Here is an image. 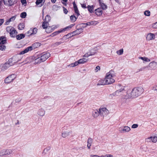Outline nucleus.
<instances>
[{
  "mask_svg": "<svg viewBox=\"0 0 157 157\" xmlns=\"http://www.w3.org/2000/svg\"><path fill=\"white\" fill-rule=\"evenodd\" d=\"M144 91L142 87H138L134 88L132 91H127V95L126 96V99L131 98L137 97L140 95Z\"/></svg>",
  "mask_w": 157,
  "mask_h": 157,
  "instance_id": "f257e3e1",
  "label": "nucleus"
},
{
  "mask_svg": "<svg viewBox=\"0 0 157 157\" xmlns=\"http://www.w3.org/2000/svg\"><path fill=\"white\" fill-rule=\"evenodd\" d=\"M50 55L49 52L44 53L36 55V59L35 60V62L38 63L44 62L50 57Z\"/></svg>",
  "mask_w": 157,
  "mask_h": 157,
  "instance_id": "f03ea898",
  "label": "nucleus"
},
{
  "mask_svg": "<svg viewBox=\"0 0 157 157\" xmlns=\"http://www.w3.org/2000/svg\"><path fill=\"white\" fill-rule=\"evenodd\" d=\"M115 73L112 70L106 74L105 79L108 85L112 84L115 82Z\"/></svg>",
  "mask_w": 157,
  "mask_h": 157,
  "instance_id": "7ed1b4c3",
  "label": "nucleus"
},
{
  "mask_svg": "<svg viewBox=\"0 0 157 157\" xmlns=\"http://www.w3.org/2000/svg\"><path fill=\"white\" fill-rule=\"evenodd\" d=\"M125 87L122 86L121 89L116 90L115 92L117 97L120 96L121 98L126 99V96H127V91L125 89Z\"/></svg>",
  "mask_w": 157,
  "mask_h": 157,
  "instance_id": "20e7f679",
  "label": "nucleus"
},
{
  "mask_svg": "<svg viewBox=\"0 0 157 157\" xmlns=\"http://www.w3.org/2000/svg\"><path fill=\"white\" fill-rule=\"evenodd\" d=\"M40 44L39 43H35L33 44L31 46L29 47L25 48L24 50L21 52V54H24L27 52L30 51H31L33 49H34L40 46Z\"/></svg>",
  "mask_w": 157,
  "mask_h": 157,
  "instance_id": "39448f33",
  "label": "nucleus"
},
{
  "mask_svg": "<svg viewBox=\"0 0 157 157\" xmlns=\"http://www.w3.org/2000/svg\"><path fill=\"white\" fill-rule=\"evenodd\" d=\"M15 63V62H12V59H10L8 61L3 64L1 68L2 71H4L7 69L10 66L13 65Z\"/></svg>",
  "mask_w": 157,
  "mask_h": 157,
  "instance_id": "423d86ee",
  "label": "nucleus"
},
{
  "mask_svg": "<svg viewBox=\"0 0 157 157\" xmlns=\"http://www.w3.org/2000/svg\"><path fill=\"white\" fill-rule=\"evenodd\" d=\"M16 75L15 74H12L6 77L4 81L6 83H9L12 82L16 78Z\"/></svg>",
  "mask_w": 157,
  "mask_h": 157,
  "instance_id": "0eeeda50",
  "label": "nucleus"
},
{
  "mask_svg": "<svg viewBox=\"0 0 157 157\" xmlns=\"http://www.w3.org/2000/svg\"><path fill=\"white\" fill-rule=\"evenodd\" d=\"M36 59V55L35 56H32L30 57L27 58L26 59L25 61L26 62L25 63H24L27 64L32 62L33 64H37L38 63H36L35 62V60Z\"/></svg>",
  "mask_w": 157,
  "mask_h": 157,
  "instance_id": "6e6552de",
  "label": "nucleus"
},
{
  "mask_svg": "<svg viewBox=\"0 0 157 157\" xmlns=\"http://www.w3.org/2000/svg\"><path fill=\"white\" fill-rule=\"evenodd\" d=\"M96 51L95 49H92L83 55V57H88L90 56H93L96 53Z\"/></svg>",
  "mask_w": 157,
  "mask_h": 157,
  "instance_id": "1a4fd4ad",
  "label": "nucleus"
},
{
  "mask_svg": "<svg viewBox=\"0 0 157 157\" xmlns=\"http://www.w3.org/2000/svg\"><path fill=\"white\" fill-rule=\"evenodd\" d=\"M21 52L19 54L16 55L15 56L13 57L12 59H12V62H15V63H17L21 60L22 59L21 55L23 54H21Z\"/></svg>",
  "mask_w": 157,
  "mask_h": 157,
  "instance_id": "9d476101",
  "label": "nucleus"
},
{
  "mask_svg": "<svg viewBox=\"0 0 157 157\" xmlns=\"http://www.w3.org/2000/svg\"><path fill=\"white\" fill-rule=\"evenodd\" d=\"M100 115L104 116L109 113V111L105 108L101 107L99 109Z\"/></svg>",
  "mask_w": 157,
  "mask_h": 157,
  "instance_id": "9b49d317",
  "label": "nucleus"
},
{
  "mask_svg": "<svg viewBox=\"0 0 157 157\" xmlns=\"http://www.w3.org/2000/svg\"><path fill=\"white\" fill-rule=\"evenodd\" d=\"M147 67L150 69L155 70L157 69V62L153 61L150 63Z\"/></svg>",
  "mask_w": 157,
  "mask_h": 157,
  "instance_id": "f8f14e48",
  "label": "nucleus"
},
{
  "mask_svg": "<svg viewBox=\"0 0 157 157\" xmlns=\"http://www.w3.org/2000/svg\"><path fill=\"white\" fill-rule=\"evenodd\" d=\"M12 152V151L11 149H7L6 150H3L0 152V155H9Z\"/></svg>",
  "mask_w": 157,
  "mask_h": 157,
  "instance_id": "ddd939ff",
  "label": "nucleus"
},
{
  "mask_svg": "<svg viewBox=\"0 0 157 157\" xmlns=\"http://www.w3.org/2000/svg\"><path fill=\"white\" fill-rule=\"evenodd\" d=\"M130 130V127L128 126H125L123 128H120L119 131L121 133H124L128 132Z\"/></svg>",
  "mask_w": 157,
  "mask_h": 157,
  "instance_id": "4468645a",
  "label": "nucleus"
},
{
  "mask_svg": "<svg viewBox=\"0 0 157 157\" xmlns=\"http://www.w3.org/2000/svg\"><path fill=\"white\" fill-rule=\"evenodd\" d=\"M17 0H3L5 4L11 5L16 3Z\"/></svg>",
  "mask_w": 157,
  "mask_h": 157,
  "instance_id": "2eb2a0df",
  "label": "nucleus"
},
{
  "mask_svg": "<svg viewBox=\"0 0 157 157\" xmlns=\"http://www.w3.org/2000/svg\"><path fill=\"white\" fill-rule=\"evenodd\" d=\"M37 32V30H29L25 33V35L27 36H32L36 34Z\"/></svg>",
  "mask_w": 157,
  "mask_h": 157,
  "instance_id": "dca6fc26",
  "label": "nucleus"
},
{
  "mask_svg": "<svg viewBox=\"0 0 157 157\" xmlns=\"http://www.w3.org/2000/svg\"><path fill=\"white\" fill-rule=\"evenodd\" d=\"M10 34V36L12 37H14L17 35V32L16 30H7Z\"/></svg>",
  "mask_w": 157,
  "mask_h": 157,
  "instance_id": "f3484780",
  "label": "nucleus"
},
{
  "mask_svg": "<svg viewBox=\"0 0 157 157\" xmlns=\"http://www.w3.org/2000/svg\"><path fill=\"white\" fill-rule=\"evenodd\" d=\"M45 113V111L44 109L43 108H40L37 111V114L40 116H44Z\"/></svg>",
  "mask_w": 157,
  "mask_h": 157,
  "instance_id": "a211bd4d",
  "label": "nucleus"
},
{
  "mask_svg": "<svg viewBox=\"0 0 157 157\" xmlns=\"http://www.w3.org/2000/svg\"><path fill=\"white\" fill-rule=\"evenodd\" d=\"M155 35L153 33H148L146 37V40H147L149 41L155 39Z\"/></svg>",
  "mask_w": 157,
  "mask_h": 157,
  "instance_id": "6ab92c4d",
  "label": "nucleus"
},
{
  "mask_svg": "<svg viewBox=\"0 0 157 157\" xmlns=\"http://www.w3.org/2000/svg\"><path fill=\"white\" fill-rule=\"evenodd\" d=\"M92 116L94 118L97 117L100 114L99 110L97 109L94 110L92 112Z\"/></svg>",
  "mask_w": 157,
  "mask_h": 157,
  "instance_id": "aec40b11",
  "label": "nucleus"
},
{
  "mask_svg": "<svg viewBox=\"0 0 157 157\" xmlns=\"http://www.w3.org/2000/svg\"><path fill=\"white\" fill-rule=\"evenodd\" d=\"M106 82L105 79L104 80H100L99 81L98 83H97V85L99 86L108 85Z\"/></svg>",
  "mask_w": 157,
  "mask_h": 157,
  "instance_id": "412c9836",
  "label": "nucleus"
},
{
  "mask_svg": "<svg viewBox=\"0 0 157 157\" xmlns=\"http://www.w3.org/2000/svg\"><path fill=\"white\" fill-rule=\"evenodd\" d=\"M16 17L15 16H13L10 18L6 20L5 23V25H9L10 22L11 21H14Z\"/></svg>",
  "mask_w": 157,
  "mask_h": 157,
  "instance_id": "4be33fe9",
  "label": "nucleus"
},
{
  "mask_svg": "<svg viewBox=\"0 0 157 157\" xmlns=\"http://www.w3.org/2000/svg\"><path fill=\"white\" fill-rule=\"evenodd\" d=\"M95 13L98 16H100L102 13V10L101 8H98L95 10Z\"/></svg>",
  "mask_w": 157,
  "mask_h": 157,
  "instance_id": "5701e85b",
  "label": "nucleus"
},
{
  "mask_svg": "<svg viewBox=\"0 0 157 157\" xmlns=\"http://www.w3.org/2000/svg\"><path fill=\"white\" fill-rule=\"evenodd\" d=\"M102 0H99L100 6L103 10H105L107 8V6L102 2Z\"/></svg>",
  "mask_w": 157,
  "mask_h": 157,
  "instance_id": "b1692460",
  "label": "nucleus"
},
{
  "mask_svg": "<svg viewBox=\"0 0 157 157\" xmlns=\"http://www.w3.org/2000/svg\"><path fill=\"white\" fill-rule=\"evenodd\" d=\"M87 61V59L85 58H82L77 61V62L78 63V65L79 64L84 63L86 62Z\"/></svg>",
  "mask_w": 157,
  "mask_h": 157,
  "instance_id": "393cba45",
  "label": "nucleus"
},
{
  "mask_svg": "<svg viewBox=\"0 0 157 157\" xmlns=\"http://www.w3.org/2000/svg\"><path fill=\"white\" fill-rule=\"evenodd\" d=\"M70 132L68 131H63L62 133V136L63 138H65L69 135Z\"/></svg>",
  "mask_w": 157,
  "mask_h": 157,
  "instance_id": "a878e982",
  "label": "nucleus"
},
{
  "mask_svg": "<svg viewBox=\"0 0 157 157\" xmlns=\"http://www.w3.org/2000/svg\"><path fill=\"white\" fill-rule=\"evenodd\" d=\"M82 30H75L72 32V36H74L79 34L82 32Z\"/></svg>",
  "mask_w": 157,
  "mask_h": 157,
  "instance_id": "bb28decb",
  "label": "nucleus"
},
{
  "mask_svg": "<svg viewBox=\"0 0 157 157\" xmlns=\"http://www.w3.org/2000/svg\"><path fill=\"white\" fill-rule=\"evenodd\" d=\"M6 39L3 36L0 37V44H4L6 43Z\"/></svg>",
  "mask_w": 157,
  "mask_h": 157,
  "instance_id": "cd10ccee",
  "label": "nucleus"
},
{
  "mask_svg": "<svg viewBox=\"0 0 157 157\" xmlns=\"http://www.w3.org/2000/svg\"><path fill=\"white\" fill-rule=\"evenodd\" d=\"M74 9L75 13L77 15L78 17L80 15V14L78 9L77 6L75 5H74Z\"/></svg>",
  "mask_w": 157,
  "mask_h": 157,
  "instance_id": "c85d7f7f",
  "label": "nucleus"
},
{
  "mask_svg": "<svg viewBox=\"0 0 157 157\" xmlns=\"http://www.w3.org/2000/svg\"><path fill=\"white\" fill-rule=\"evenodd\" d=\"M25 36V34H20L16 36L17 39L18 40H21L24 38Z\"/></svg>",
  "mask_w": 157,
  "mask_h": 157,
  "instance_id": "c756f323",
  "label": "nucleus"
},
{
  "mask_svg": "<svg viewBox=\"0 0 157 157\" xmlns=\"http://www.w3.org/2000/svg\"><path fill=\"white\" fill-rule=\"evenodd\" d=\"M64 31L65 30H58L57 31H56L54 32L51 35V36L52 37L54 36L57 35L58 34L62 33L63 31Z\"/></svg>",
  "mask_w": 157,
  "mask_h": 157,
  "instance_id": "7c9ffc66",
  "label": "nucleus"
},
{
  "mask_svg": "<svg viewBox=\"0 0 157 157\" xmlns=\"http://www.w3.org/2000/svg\"><path fill=\"white\" fill-rule=\"evenodd\" d=\"M87 7L88 8V10L90 13H93V10L94 8V7L93 6H88Z\"/></svg>",
  "mask_w": 157,
  "mask_h": 157,
  "instance_id": "2f4dec72",
  "label": "nucleus"
},
{
  "mask_svg": "<svg viewBox=\"0 0 157 157\" xmlns=\"http://www.w3.org/2000/svg\"><path fill=\"white\" fill-rule=\"evenodd\" d=\"M78 65V63L77 61H76L74 63H71L69 65H68V66L70 67H74L77 66Z\"/></svg>",
  "mask_w": 157,
  "mask_h": 157,
  "instance_id": "473e14b6",
  "label": "nucleus"
},
{
  "mask_svg": "<svg viewBox=\"0 0 157 157\" xmlns=\"http://www.w3.org/2000/svg\"><path fill=\"white\" fill-rule=\"evenodd\" d=\"M48 25V22L44 21L42 24V27L44 29H46Z\"/></svg>",
  "mask_w": 157,
  "mask_h": 157,
  "instance_id": "72a5a7b5",
  "label": "nucleus"
},
{
  "mask_svg": "<svg viewBox=\"0 0 157 157\" xmlns=\"http://www.w3.org/2000/svg\"><path fill=\"white\" fill-rule=\"evenodd\" d=\"M51 149V147L49 146L48 147L45 148L43 152V154H46Z\"/></svg>",
  "mask_w": 157,
  "mask_h": 157,
  "instance_id": "f704fd0d",
  "label": "nucleus"
},
{
  "mask_svg": "<svg viewBox=\"0 0 157 157\" xmlns=\"http://www.w3.org/2000/svg\"><path fill=\"white\" fill-rule=\"evenodd\" d=\"M73 34L72 33V32L70 33L67 34V35H66L65 36H63V38H69L71 37L72 36H72Z\"/></svg>",
  "mask_w": 157,
  "mask_h": 157,
  "instance_id": "c9c22d12",
  "label": "nucleus"
},
{
  "mask_svg": "<svg viewBox=\"0 0 157 157\" xmlns=\"http://www.w3.org/2000/svg\"><path fill=\"white\" fill-rule=\"evenodd\" d=\"M77 19V18L74 15H71L70 16V19L71 21L73 22H75Z\"/></svg>",
  "mask_w": 157,
  "mask_h": 157,
  "instance_id": "e433bc0d",
  "label": "nucleus"
},
{
  "mask_svg": "<svg viewBox=\"0 0 157 157\" xmlns=\"http://www.w3.org/2000/svg\"><path fill=\"white\" fill-rule=\"evenodd\" d=\"M25 28V25L23 23H20L18 26L19 29H22Z\"/></svg>",
  "mask_w": 157,
  "mask_h": 157,
  "instance_id": "4c0bfd02",
  "label": "nucleus"
},
{
  "mask_svg": "<svg viewBox=\"0 0 157 157\" xmlns=\"http://www.w3.org/2000/svg\"><path fill=\"white\" fill-rule=\"evenodd\" d=\"M62 43L63 42L61 41L56 42L52 44V46H53L54 47H56Z\"/></svg>",
  "mask_w": 157,
  "mask_h": 157,
  "instance_id": "58836bf2",
  "label": "nucleus"
},
{
  "mask_svg": "<svg viewBox=\"0 0 157 157\" xmlns=\"http://www.w3.org/2000/svg\"><path fill=\"white\" fill-rule=\"evenodd\" d=\"M123 50L122 48L120 49L119 51H118L117 52V54L119 55H122L123 54Z\"/></svg>",
  "mask_w": 157,
  "mask_h": 157,
  "instance_id": "ea45409f",
  "label": "nucleus"
},
{
  "mask_svg": "<svg viewBox=\"0 0 157 157\" xmlns=\"http://www.w3.org/2000/svg\"><path fill=\"white\" fill-rule=\"evenodd\" d=\"M26 15L27 14L26 12H23L21 14L20 17L21 18H24L26 17Z\"/></svg>",
  "mask_w": 157,
  "mask_h": 157,
  "instance_id": "a19ab883",
  "label": "nucleus"
},
{
  "mask_svg": "<svg viewBox=\"0 0 157 157\" xmlns=\"http://www.w3.org/2000/svg\"><path fill=\"white\" fill-rule=\"evenodd\" d=\"M6 48V47L4 44H0V50L2 51L5 50Z\"/></svg>",
  "mask_w": 157,
  "mask_h": 157,
  "instance_id": "79ce46f5",
  "label": "nucleus"
},
{
  "mask_svg": "<svg viewBox=\"0 0 157 157\" xmlns=\"http://www.w3.org/2000/svg\"><path fill=\"white\" fill-rule=\"evenodd\" d=\"M117 97V96L116 95V94H115V92H114L112 94H110L109 95V98L110 99L113 98V97Z\"/></svg>",
  "mask_w": 157,
  "mask_h": 157,
  "instance_id": "37998d69",
  "label": "nucleus"
},
{
  "mask_svg": "<svg viewBox=\"0 0 157 157\" xmlns=\"http://www.w3.org/2000/svg\"><path fill=\"white\" fill-rule=\"evenodd\" d=\"M117 97V96L116 95V94H115V92H114L112 94H110L109 95V98L110 99L113 98V97Z\"/></svg>",
  "mask_w": 157,
  "mask_h": 157,
  "instance_id": "c03bdc74",
  "label": "nucleus"
},
{
  "mask_svg": "<svg viewBox=\"0 0 157 157\" xmlns=\"http://www.w3.org/2000/svg\"><path fill=\"white\" fill-rule=\"evenodd\" d=\"M44 20L45 21L48 22L50 20V17L48 15H47Z\"/></svg>",
  "mask_w": 157,
  "mask_h": 157,
  "instance_id": "a18cd8bd",
  "label": "nucleus"
},
{
  "mask_svg": "<svg viewBox=\"0 0 157 157\" xmlns=\"http://www.w3.org/2000/svg\"><path fill=\"white\" fill-rule=\"evenodd\" d=\"M151 137L152 139V142L154 143H156L157 141V137L156 136Z\"/></svg>",
  "mask_w": 157,
  "mask_h": 157,
  "instance_id": "49530a36",
  "label": "nucleus"
},
{
  "mask_svg": "<svg viewBox=\"0 0 157 157\" xmlns=\"http://www.w3.org/2000/svg\"><path fill=\"white\" fill-rule=\"evenodd\" d=\"M144 14L147 16H149L150 15V12L149 10H146L144 12Z\"/></svg>",
  "mask_w": 157,
  "mask_h": 157,
  "instance_id": "de8ad7c7",
  "label": "nucleus"
},
{
  "mask_svg": "<svg viewBox=\"0 0 157 157\" xmlns=\"http://www.w3.org/2000/svg\"><path fill=\"white\" fill-rule=\"evenodd\" d=\"M152 138H151V136L148 137L145 139V141L147 142L152 141Z\"/></svg>",
  "mask_w": 157,
  "mask_h": 157,
  "instance_id": "09e8293b",
  "label": "nucleus"
},
{
  "mask_svg": "<svg viewBox=\"0 0 157 157\" xmlns=\"http://www.w3.org/2000/svg\"><path fill=\"white\" fill-rule=\"evenodd\" d=\"M93 139L91 138H89L87 140V144H92Z\"/></svg>",
  "mask_w": 157,
  "mask_h": 157,
  "instance_id": "8fccbe9b",
  "label": "nucleus"
},
{
  "mask_svg": "<svg viewBox=\"0 0 157 157\" xmlns=\"http://www.w3.org/2000/svg\"><path fill=\"white\" fill-rule=\"evenodd\" d=\"M43 1V0H37L36 3V5H38L40 4H41Z\"/></svg>",
  "mask_w": 157,
  "mask_h": 157,
  "instance_id": "3c124183",
  "label": "nucleus"
},
{
  "mask_svg": "<svg viewBox=\"0 0 157 157\" xmlns=\"http://www.w3.org/2000/svg\"><path fill=\"white\" fill-rule=\"evenodd\" d=\"M153 29H157V22L153 24L152 25Z\"/></svg>",
  "mask_w": 157,
  "mask_h": 157,
  "instance_id": "603ef678",
  "label": "nucleus"
},
{
  "mask_svg": "<svg viewBox=\"0 0 157 157\" xmlns=\"http://www.w3.org/2000/svg\"><path fill=\"white\" fill-rule=\"evenodd\" d=\"M138 124H134L132 126V128H135L138 127Z\"/></svg>",
  "mask_w": 157,
  "mask_h": 157,
  "instance_id": "864d4df0",
  "label": "nucleus"
},
{
  "mask_svg": "<svg viewBox=\"0 0 157 157\" xmlns=\"http://www.w3.org/2000/svg\"><path fill=\"white\" fill-rule=\"evenodd\" d=\"M63 11L64 13H65V14H67V13L68 12V11L67 10V9L65 8L64 7H63Z\"/></svg>",
  "mask_w": 157,
  "mask_h": 157,
  "instance_id": "5fc2aeb1",
  "label": "nucleus"
},
{
  "mask_svg": "<svg viewBox=\"0 0 157 157\" xmlns=\"http://www.w3.org/2000/svg\"><path fill=\"white\" fill-rule=\"evenodd\" d=\"M73 25H71L65 27L63 29H67L71 28Z\"/></svg>",
  "mask_w": 157,
  "mask_h": 157,
  "instance_id": "6e6d98bb",
  "label": "nucleus"
},
{
  "mask_svg": "<svg viewBox=\"0 0 157 157\" xmlns=\"http://www.w3.org/2000/svg\"><path fill=\"white\" fill-rule=\"evenodd\" d=\"M4 20L3 19H0V26L4 23Z\"/></svg>",
  "mask_w": 157,
  "mask_h": 157,
  "instance_id": "4d7b16f0",
  "label": "nucleus"
},
{
  "mask_svg": "<svg viewBox=\"0 0 157 157\" xmlns=\"http://www.w3.org/2000/svg\"><path fill=\"white\" fill-rule=\"evenodd\" d=\"M144 61L146 62H149L150 61V59L146 57H145Z\"/></svg>",
  "mask_w": 157,
  "mask_h": 157,
  "instance_id": "13d9d810",
  "label": "nucleus"
},
{
  "mask_svg": "<svg viewBox=\"0 0 157 157\" xmlns=\"http://www.w3.org/2000/svg\"><path fill=\"white\" fill-rule=\"evenodd\" d=\"M146 68V67H141L140 69H139V71H142L144 70Z\"/></svg>",
  "mask_w": 157,
  "mask_h": 157,
  "instance_id": "bf43d9fd",
  "label": "nucleus"
},
{
  "mask_svg": "<svg viewBox=\"0 0 157 157\" xmlns=\"http://www.w3.org/2000/svg\"><path fill=\"white\" fill-rule=\"evenodd\" d=\"M152 89L154 90H157V85L153 86Z\"/></svg>",
  "mask_w": 157,
  "mask_h": 157,
  "instance_id": "052dcab7",
  "label": "nucleus"
},
{
  "mask_svg": "<svg viewBox=\"0 0 157 157\" xmlns=\"http://www.w3.org/2000/svg\"><path fill=\"white\" fill-rule=\"evenodd\" d=\"M100 69V67L99 66H97L95 68V71L96 72L98 71V70H99Z\"/></svg>",
  "mask_w": 157,
  "mask_h": 157,
  "instance_id": "680f3d73",
  "label": "nucleus"
},
{
  "mask_svg": "<svg viewBox=\"0 0 157 157\" xmlns=\"http://www.w3.org/2000/svg\"><path fill=\"white\" fill-rule=\"evenodd\" d=\"M59 25H53L52 26V27L53 29H56L58 28Z\"/></svg>",
  "mask_w": 157,
  "mask_h": 157,
  "instance_id": "e2e57ef3",
  "label": "nucleus"
},
{
  "mask_svg": "<svg viewBox=\"0 0 157 157\" xmlns=\"http://www.w3.org/2000/svg\"><path fill=\"white\" fill-rule=\"evenodd\" d=\"M105 157H113V155H105Z\"/></svg>",
  "mask_w": 157,
  "mask_h": 157,
  "instance_id": "0e129e2a",
  "label": "nucleus"
},
{
  "mask_svg": "<svg viewBox=\"0 0 157 157\" xmlns=\"http://www.w3.org/2000/svg\"><path fill=\"white\" fill-rule=\"evenodd\" d=\"M21 2L22 4H24L26 3V0H21Z\"/></svg>",
  "mask_w": 157,
  "mask_h": 157,
  "instance_id": "69168bd1",
  "label": "nucleus"
},
{
  "mask_svg": "<svg viewBox=\"0 0 157 157\" xmlns=\"http://www.w3.org/2000/svg\"><path fill=\"white\" fill-rule=\"evenodd\" d=\"M13 27L11 26H9L7 27L6 29H13Z\"/></svg>",
  "mask_w": 157,
  "mask_h": 157,
  "instance_id": "338daca9",
  "label": "nucleus"
},
{
  "mask_svg": "<svg viewBox=\"0 0 157 157\" xmlns=\"http://www.w3.org/2000/svg\"><path fill=\"white\" fill-rule=\"evenodd\" d=\"M139 59H141L142 60H143V61H144L145 57H142L140 56L139 57Z\"/></svg>",
  "mask_w": 157,
  "mask_h": 157,
  "instance_id": "774afa93",
  "label": "nucleus"
}]
</instances>
